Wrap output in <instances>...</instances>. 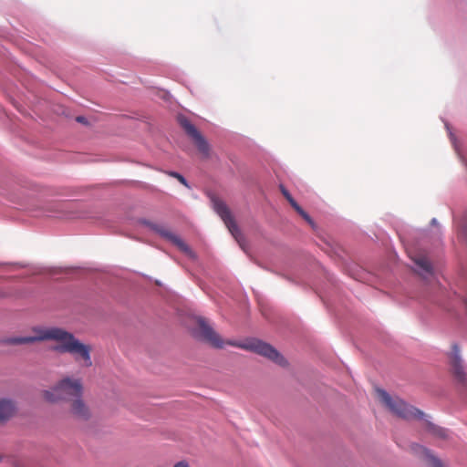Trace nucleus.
Masks as SVG:
<instances>
[{
    "instance_id": "nucleus-9",
    "label": "nucleus",
    "mask_w": 467,
    "mask_h": 467,
    "mask_svg": "<svg viewBox=\"0 0 467 467\" xmlns=\"http://www.w3.org/2000/svg\"><path fill=\"white\" fill-rule=\"evenodd\" d=\"M150 227L159 233L161 236L164 238L170 240L173 244H175L181 251L185 253L191 257L194 256L193 252L191 250V248L176 234H172L168 229L157 225V224H150Z\"/></svg>"
},
{
    "instance_id": "nucleus-15",
    "label": "nucleus",
    "mask_w": 467,
    "mask_h": 467,
    "mask_svg": "<svg viewBox=\"0 0 467 467\" xmlns=\"http://www.w3.org/2000/svg\"><path fill=\"white\" fill-rule=\"evenodd\" d=\"M429 429L436 436H439L441 438H446V436H447L446 430H444L441 427H437V426H434V425L429 423Z\"/></svg>"
},
{
    "instance_id": "nucleus-3",
    "label": "nucleus",
    "mask_w": 467,
    "mask_h": 467,
    "mask_svg": "<svg viewBox=\"0 0 467 467\" xmlns=\"http://www.w3.org/2000/svg\"><path fill=\"white\" fill-rule=\"evenodd\" d=\"M376 393L379 401L396 416L405 419H420L423 412L407 404L398 397H391L381 389H377Z\"/></svg>"
},
{
    "instance_id": "nucleus-6",
    "label": "nucleus",
    "mask_w": 467,
    "mask_h": 467,
    "mask_svg": "<svg viewBox=\"0 0 467 467\" xmlns=\"http://www.w3.org/2000/svg\"><path fill=\"white\" fill-rule=\"evenodd\" d=\"M196 336L213 348H222L224 341L203 318H198Z\"/></svg>"
},
{
    "instance_id": "nucleus-14",
    "label": "nucleus",
    "mask_w": 467,
    "mask_h": 467,
    "mask_svg": "<svg viewBox=\"0 0 467 467\" xmlns=\"http://www.w3.org/2000/svg\"><path fill=\"white\" fill-rule=\"evenodd\" d=\"M414 263L424 272L426 275L432 274V267L429 259L425 255H417L412 258Z\"/></svg>"
},
{
    "instance_id": "nucleus-11",
    "label": "nucleus",
    "mask_w": 467,
    "mask_h": 467,
    "mask_svg": "<svg viewBox=\"0 0 467 467\" xmlns=\"http://www.w3.org/2000/svg\"><path fill=\"white\" fill-rule=\"evenodd\" d=\"M280 191L284 197L287 200L290 205L311 225L314 226V222L311 217L300 207V205L295 201L290 192L285 189L284 185L279 186Z\"/></svg>"
},
{
    "instance_id": "nucleus-17",
    "label": "nucleus",
    "mask_w": 467,
    "mask_h": 467,
    "mask_svg": "<svg viewBox=\"0 0 467 467\" xmlns=\"http://www.w3.org/2000/svg\"><path fill=\"white\" fill-rule=\"evenodd\" d=\"M173 467H190L188 462L185 461H181L177 462Z\"/></svg>"
},
{
    "instance_id": "nucleus-8",
    "label": "nucleus",
    "mask_w": 467,
    "mask_h": 467,
    "mask_svg": "<svg viewBox=\"0 0 467 467\" xmlns=\"http://www.w3.org/2000/svg\"><path fill=\"white\" fill-rule=\"evenodd\" d=\"M450 365L451 370L454 377V379L461 384L464 385L466 383V372L464 369V366L462 360L459 354V348L456 345L452 346V350L450 355Z\"/></svg>"
},
{
    "instance_id": "nucleus-1",
    "label": "nucleus",
    "mask_w": 467,
    "mask_h": 467,
    "mask_svg": "<svg viewBox=\"0 0 467 467\" xmlns=\"http://www.w3.org/2000/svg\"><path fill=\"white\" fill-rule=\"evenodd\" d=\"M34 335L27 337H16L8 339L13 345L29 344L36 341L52 340L57 343L53 349L58 353L70 354L74 360L82 367L92 366L90 345L84 344L72 333L56 327H34Z\"/></svg>"
},
{
    "instance_id": "nucleus-2",
    "label": "nucleus",
    "mask_w": 467,
    "mask_h": 467,
    "mask_svg": "<svg viewBox=\"0 0 467 467\" xmlns=\"http://www.w3.org/2000/svg\"><path fill=\"white\" fill-rule=\"evenodd\" d=\"M83 390L84 387L80 379L65 377L50 390L43 391V398L49 402L72 400L77 398H81Z\"/></svg>"
},
{
    "instance_id": "nucleus-12",
    "label": "nucleus",
    "mask_w": 467,
    "mask_h": 467,
    "mask_svg": "<svg viewBox=\"0 0 467 467\" xmlns=\"http://www.w3.org/2000/svg\"><path fill=\"white\" fill-rule=\"evenodd\" d=\"M415 451H417V453H420L422 460L430 466V467H444L441 461L439 460L438 458H436L435 456H433L430 451H428L427 449L420 446V445H416L415 446Z\"/></svg>"
},
{
    "instance_id": "nucleus-16",
    "label": "nucleus",
    "mask_w": 467,
    "mask_h": 467,
    "mask_svg": "<svg viewBox=\"0 0 467 467\" xmlns=\"http://www.w3.org/2000/svg\"><path fill=\"white\" fill-rule=\"evenodd\" d=\"M169 174H170L171 176H172V177L176 178V179H177V180H178L182 184H183L184 186L189 187V186H188V183H187V181H186V180H185V178H184L182 175H181L180 173L175 172V171H171Z\"/></svg>"
},
{
    "instance_id": "nucleus-13",
    "label": "nucleus",
    "mask_w": 467,
    "mask_h": 467,
    "mask_svg": "<svg viewBox=\"0 0 467 467\" xmlns=\"http://www.w3.org/2000/svg\"><path fill=\"white\" fill-rule=\"evenodd\" d=\"M16 411L15 404L8 400H0V422L10 419Z\"/></svg>"
},
{
    "instance_id": "nucleus-7",
    "label": "nucleus",
    "mask_w": 467,
    "mask_h": 467,
    "mask_svg": "<svg viewBox=\"0 0 467 467\" xmlns=\"http://www.w3.org/2000/svg\"><path fill=\"white\" fill-rule=\"evenodd\" d=\"M179 123L187 135L192 138L199 151L207 157L210 150L209 145L195 126L187 118L182 116L179 118Z\"/></svg>"
},
{
    "instance_id": "nucleus-4",
    "label": "nucleus",
    "mask_w": 467,
    "mask_h": 467,
    "mask_svg": "<svg viewBox=\"0 0 467 467\" xmlns=\"http://www.w3.org/2000/svg\"><path fill=\"white\" fill-rule=\"evenodd\" d=\"M213 206L216 213L223 221L224 224L228 228L231 234L237 241L239 245L244 249V235L241 233L238 225L236 224L234 218L233 217L231 211L223 201L219 198L213 197L212 199Z\"/></svg>"
},
{
    "instance_id": "nucleus-5",
    "label": "nucleus",
    "mask_w": 467,
    "mask_h": 467,
    "mask_svg": "<svg viewBox=\"0 0 467 467\" xmlns=\"http://www.w3.org/2000/svg\"><path fill=\"white\" fill-rule=\"evenodd\" d=\"M226 343L232 346H237V344L230 341ZM238 347L264 356L278 365L285 366L286 364L285 359L278 353L276 349H275L271 345L261 340L253 339L247 343L238 345Z\"/></svg>"
},
{
    "instance_id": "nucleus-18",
    "label": "nucleus",
    "mask_w": 467,
    "mask_h": 467,
    "mask_svg": "<svg viewBox=\"0 0 467 467\" xmlns=\"http://www.w3.org/2000/svg\"><path fill=\"white\" fill-rule=\"evenodd\" d=\"M77 119V121H78V122H80V123H85V122H86L85 118H84V117H82V116H78V117H77V119Z\"/></svg>"
},
{
    "instance_id": "nucleus-10",
    "label": "nucleus",
    "mask_w": 467,
    "mask_h": 467,
    "mask_svg": "<svg viewBox=\"0 0 467 467\" xmlns=\"http://www.w3.org/2000/svg\"><path fill=\"white\" fill-rule=\"evenodd\" d=\"M70 413L77 419L87 420L90 418V410L88 405L81 398H77L71 400Z\"/></svg>"
}]
</instances>
